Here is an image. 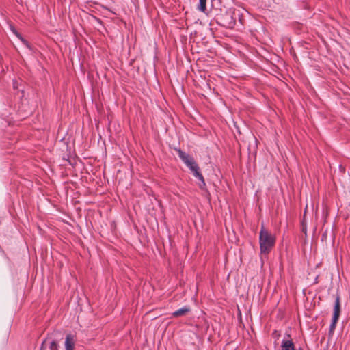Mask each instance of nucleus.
Listing matches in <instances>:
<instances>
[{"label": "nucleus", "instance_id": "obj_1", "mask_svg": "<svg viewBox=\"0 0 350 350\" xmlns=\"http://www.w3.org/2000/svg\"><path fill=\"white\" fill-rule=\"evenodd\" d=\"M275 238L262 226L259 233L260 253L269 254L275 245Z\"/></svg>", "mask_w": 350, "mask_h": 350}, {"label": "nucleus", "instance_id": "obj_2", "mask_svg": "<svg viewBox=\"0 0 350 350\" xmlns=\"http://www.w3.org/2000/svg\"><path fill=\"white\" fill-rule=\"evenodd\" d=\"M174 150L177 152L180 159L191 172L199 167L193 158L189 154L183 151L180 148H175Z\"/></svg>", "mask_w": 350, "mask_h": 350}, {"label": "nucleus", "instance_id": "obj_3", "mask_svg": "<svg viewBox=\"0 0 350 350\" xmlns=\"http://www.w3.org/2000/svg\"><path fill=\"white\" fill-rule=\"evenodd\" d=\"M340 299L338 295L336 296L335 299L334 306V311H333V315L332 319H339L340 315Z\"/></svg>", "mask_w": 350, "mask_h": 350}, {"label": "nucleus", "instance_id": "obj_4", "mask_svg": "<svg viewBox=\"0 0 350 350\" xmlns=\"http://www.w3.org/2000/svg\"><path fill=\"white\" fill-rule=\"evenodd\" d=\"M281 350H297L292 339L283 338L281 342Z\"/></svg>", "mask_w": 350, "mask_h": 350}, {"label": "nucleus", "instance_id": "obj_5", "mask_svg": "<svg viewBox=\"0 0 350 350\" xmlns=\"http://www.w3.org/2000/svg\"><path fill=\"white\" fill-rule=\"evenodd\" d=\"M191 308L189 306H184L182 308L175 310L172 312V316L174 317L184 316L190 312Z\"/></svg>", "mask_w": 350, "mask_h": 350}, {"label": "nucleus", "instance_id": "obj_6", "mask_svg": "<svg viewBox=\"0 0 350 350\" xmlns=\"http://www.w3.org/2000/svg\"><path fill=\"white\" fill-rule=\"evenodd\" d=\"M66 350H74V342L70 334H68L65 340Z\"/></svg>", "mask_w": 350, "mask_h": 350}, {"label": "nucleus", "instance_id": "obj_7", "mask_svg": "<svg viewBox=\"0 0 350 350\" xmlns=\"http://www.w3.org/2000/svg\"><path fill=\"white\" fill-rule=\"evenodd\" d=\"M338 321V320H337V319H332V321H331V323L329 325V335L333 334V333L336 329V324H337Z\"/></svg>", "mask_w": 350, "mask_h": 350}, {"label": "nucleus", "instance_id": "obj_8", "mask_svg": "<svg viewBox=\"0 0 350 350\" xmlns=\"http://www.w3.org/2000/svg\"><path fill=\"white\" fill-rule=\"evenodd\" d=\"M200 11L204 12L206 10V0H200L199 1V4L198 6Z\"/></svg>", "mask_w": 350, "mask_h": 350}, {"label": "nucleus", "instance_id": "obj_9", "mask_svg": "<svg viewBox=\"0 0 350 350\" xmlns=\"http://www.w3.org/2000/svg\"><path fill=\"white\" fill-rule=\"evenodd\" d=\"M198 179L199 180L198 187H200V189L202 190H206V183H205L204 176H202V178H198Z\"/></svg>", "mask_w": 350, "mask_h": 350}, {"label": "nucleus", "instance_id": "obj_10", "mask_svg": "<svg viewBox=\"0 0 350 350\" xmlns=\"http://www.w3.org/2000/svg\"><path fill=\"white\" fill-rule=\"evenodd\" d=\"M191 172H192L193 175L196 178H202V173L200 171L199 167L198 168H196V170H194L193 171H192Z\"/></svg>", "mask_w": 350, "mask_h": 350}, {"label": "nucleus", "instance_id": "obj_11", "mask_svg": "<svg viewBox=\"0 0 350 350\" xmlns=\"http://www.w3.org/2000/svg\"><path fill=\"white\" fill-rule=\"evenodd\" d=\"M50 350H58L57 343L54 340L50 342Z\"/></svg>", "mask_w": 350, "mask_h": 350}, {"label": "nucleus", "instance_id": "obj_12", "mask_svg": "<svg viewBox=\"0 0 350 350\" xmlns=\"http://www.w3.org/2000/svg\"><path fill=\"white\" fill-rule=\"evenodd\" d=\"M10 30L15 34L21 40H22V36L16 31L14 27L10 23Z\"/></svg>", "mask_w": 350, "mask_h": 350}, {"label": "nucleus", "instance_id": "obj_13", "mask_svg": "<svg viewBox=\"0 0 350 350\" xmlns=\"http://www.w3.org/2000/svg\"><path fill=\"white\" fill-rule=\"evenodd\" d=\"M20 85L21 83L16 79L12 80V87L14 90H18Z\"/></svg>", "mask_w": 350, "mask_h": 350}, {"label": "nucleus", "instance_id": "obj_14", "mask_svg": "<svg viewBox=\"0 0 350 350\" xmlns=\"http://www.w3.org/2000/svg\"><path fill=\"white\" fill-rule=\"evenodd\" d=\"M23 45H25L30 51H32L31 46L28 42H27L25 39H23Z\"/></svg>", "mask_w": 350, "mask_h": 350}, {"label": "nucleus", "instance_id": "obj_15", "mask_svg": "<svg viewBox=\"0 0 350 350\" xmlns=\"http://www.w3.org/2000/svg\"><path fill=\"white\" fill-rule=\"evenodd\" d=\"M234 23H228V25H223L222 26H223V27H227V28H230V29H232V28H233V25H234Z\"/></svg>", "mask_w": 350, "mask_h": 350}, {"label": "nucleus", "instance_id": "obj_16", "mask_svg": "<svg viewBox=\"0 0 350 350\" xmlns=\"http://www.w3.org/2000/svg\"><path fill=\"white\" fill-rule=\"evenodd\" d=\"M286 339H291V334L288 332H286L284 334V338Z\"/></svg>", "mask_w": 350, "mask_h": 350}, {"label": "nucleus", "instance_id": "obj_17", "mask_svg": "<svg viewBox=\"0 0 350 350\" xmlns=\"http://www.w3.org/2000/svg\"><path fill=\"white\" fill-rule=\"evenodd\" d=\"M65 140V137H63L62 138L60 139V142H63Z\"/></svg>", "mask_w": 350, "mask_h": 350}, {"label": "nucleus", "instance_id": "obj_18", "mask_svg": "<svg viewBox=\"0 0 350 350\" xmlns=\"http://www.w3.org/2000/svg\"><path fill=\"white\" fill-rule=\"evenodd\" d=\"M214 23H210L209 26L212 27Z\"/></svg>", "mask_w": 350, "mask_h": 350}, {"label": "nucleus", "instance_id": "obj_19", "mask_svg": "<svg viewBox=\"0 0 350 350\" xmlns=\"http://www.w3.org/2000/svg\"><path fill=\"white\" fill-rule=\"evenodd\" d=\"M297 350H304L301 347H299Z\"/></svg>", "mask_w": 350, "mask_h": 350}, {"label": "nucleus", "instance_id": "obj_20", "mask_svg": "<svg viewBox=\"0 0 350 350\" xmlns=\"http://www.w3.org/2000/svg\"><path fill=\"white\" fill-rule=\"evenodd\" d=\"M18 3H20L21 0H16Z\"/></svg>", "mask_w": 350, "mask_h": 350}]
</instances>
